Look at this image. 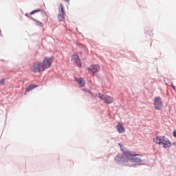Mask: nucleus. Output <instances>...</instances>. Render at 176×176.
<instances>
[{
  "label": "nucleus",
  "instance_id": "5",
  "mask_svg": "<svg viewBox=\"0 0 176 176\" xmlns=\"http://www.w3.org/2000/svg\"><path fill=\"white\" fill-rule=\"evenodd\" d=\"M60 10L58 11V19L59 21H64L65 19V11L64 10V6H63V3H60Z\"/></svg>",
  "mask_w": 176,
  "mask_h": 176
},
{
  "label": "nucleus",
  "instance_id": "11",
  "mask_svg": "<svg viewBox=\"0 0 176 176\" xmlns=\"http://www.w3.org/2000/svg\"><path fill=\"white\" fill-rule=\"evenodd\" d=\"M75 80H76V82H78V83L80 87H85V85H86V82L85 81V79H83V78H82V77L76 78Z\"/></svg>",
  "mask_w": 176,
  "mask_h": 176
},
{
  "label": "nucleus",
  "instance_id": "10",
  "mask_svg": "<svg viewBox=\"0 0 176 176\" xmlns=\"http://www.w3.org/2000/svg\"><path fill=\"white\" fill-rule=\"evenodd\" d=\"M116 129L120 133H124V131H126L124 126H123V123L122 122H118L116 126Z\"/></svg>",
  "mask_w": 176,
  "mask_h": 176
},
{
  "label": "nucleus",
  "instance_id": "18",
  "mask_svg": "<svg viewBox=\"0 0 176 176\" xmlns=\"http://www.w3.org/2000/svg\"><path fill=\"white\" fill-rule=\"evenodd\" d=\"M65 2H69V0H63Z\"/></svg>",
  "mask_w": 176,
  "mask_h": 176
},
{
  "label": "nucleus",
  "instance_id": "2",
  "mask_svg": "<svg viewBox=\"0 0 176 176\" xmlns=\"http://www.w3.org/2000/svg\"><path fill=\"white\" fill-rule=\"evenodd\" d=\"M153 141L157 145H161L164 148V149L171 148V146H173V143H171L170 139L164 135L157 136L154 138Z\"/></svg>",
  "mask_w": 176,
  "mask_h": 176
},
{
  "label": "nucleus",
  "instance_id": "14",
  "mask_svg": "<svg viewBox=\"0 0 176 176\" xmlns=\"http://www.w3.org/2000/svg\"><path fill=\"white\" fill-rule=\"evenodd\" d=\"M5 85V80H0V86H3Z\"/></svg>",
  "mask_w": 176,
  "mask_h": 176
},
{
  "label": "nucleus",
  "instance_id": "4",
  "mask_svg": "<svg viewBox=\"0 0 176 176\" xmlns=\"http://www.w3.org/2000/svg\"><path fill=\"white\" fill-rule=\"evenodd\" d=\"M98 98H100V100L104 101L105 104H112V102H113V98L102 94L101 93L98 94Z\"/></svg>",
  "mask_w": 176,
  "mask_h": 176
},
{
  "label": "nucleus",
  "instance_id": "15",
  "mask_svg": "<svg viewBox=\"0 0 176 176\" xmlns=\"http://www.w3.org/2000/svg\"><path fill=\"white\" fill-rule=\"evenodd\" d=\"M173 137L176 138V130L173 131Z\"/></svg>",
  "mask_w": 176,
  "mask_h": 176
},
{
  "label": "nucleus",
  "instance_id": "17",
  "mask_svg": "<svg viewBox=\"0 0 176 176\" xmlns=\"http://www.w3.org/2000/svg\"><path fill=\"white\" fill-rule=\"evenodd\" d=\"M87 92L89 93V94H91V91L89 90H87Z\"/></svg>",
  "mask_w": 176,
  "mask_h": 176
},
{
  "label": "nucleus",
  "instance_id": "19",
  "mask_svg": "<svg viewBox=\"0 0 176 176\" xmlns=\"http://www.w3.org/2000/svg\"><path fill=\"white\" fill-rule=\"evenodd\" d=\"M173 145H175H175H176V142H173Z\"/></svg>",
  "mask_w": 176,
  "mask_h": 176
},
{
  "label": "nucleus",
  "instance_id": "6",
  "mask_svg": "<svg viewBox=\"0 0 176 176\" xmlns=\"http://www.w3.org/2000/svg\"><path fill=\"white\" fill-rule=\"evenodd\" d=\"M154 107L155 109L160 111L163 108V102H162V98L160 96L155 98Z\"/></svg>",
  "mask_w": 176,
  "mask_h": 176
},
{
  "label": "nucleus",
  "instance_id": "7",
  "mask_svg": "<svg viewBox=\"0 0 176 176\" xmlns=\"http://www.w3.org/2000/svg\"><path fill=\"white\" fill-rule=\"evenodd\" d=\"M100 65H92L89 67L87 68V70L89 72H91L93 76L97 74V72H100Z\"/></svg>",
  "mask_w": 176,
  "mask_h": 176
},
{
  "label": "nucleus",
  "instance_id": "3",
  "mask_svg": "<svg viewBox=\"0 0 176 176\" xmlns=\"http://www.w3.org/2000/svg\"><path fill=\"white\" fill-rule=\"evenodd\" d=\"M131 155V151H123V155H117L115 158V161L117 163H127V162H130Z\"/></svg>",
  "mask_w": 176,
  "mask_h": 176
},
{
  "label": "nucleus",
  "instance_id": "20",
  "mask_svg": "<svg viewBox=\"0 0 176 176\" xmlns=\"http://www.w3.org/2000/svg\"><path fill=\"white\" fill-rule=\"evenodd\" d=\"M0 34H1V30H0Z\"/></svg>",
  "mask_w": 176,
  "mask_h": 176
},
{
  "label": "nucleus",
  "instance_id": "9",
  "mask_svg": "<svg viewBox=\"0 0 176 176\" xmlns=\"http://www.w3.org/2000/svg\"><path fill=\"white\" fill-rule=\"evenodd\" d=\"M72 61H73V63L76 64L78 65V67L82 66V63H80V59H79V56L76 54H74L72 56Z\"/></svg>",
  "mask_w": 176,
  "mask_h": 176
},
{
  "label": "nucleus",
  "instance_id": "8",
  "mask_svg": "<svg viewBox=\"0 0 176 176\" xmlns=\"http://www.w3.org/2000/svg\"><path fill=\"white\" fill-rule=\"evenodd\" d=\"M129 162H132V163H141L142 162V159L141 158V155H138V154H134L131 153Z\"/></svg>",
  "mask_w": 176,
  "mask_h": 176
},
{
  "label": "nucleus",
  "instance_id": "13",
  "mask_svg": "<svg viewBox=\"0 0 176 176\" xmlns=\"http://www.w3.org/2000/svg\"><path fill=\"white\" fill-rule=\"evenodd\" d=\"M38 12H39V10H34V11H32L30 12V15H32V14H35V13H38Z\"/></svg>",
  "mask_w": 176,
  "mask_h": 176
},
{
  "label": "nucleus",
  "instance_id": "1",
  "mask_svg": "<svg viewBox=\"0 0 176 176\" xmlns=\"http://www.w3.org/2000/svg\"><path fill=\"white\" fill-rule=\"evenodd\" d=\"M53 57H45L43 62L36 61L31 65L30 69L34 74H39V72H43L48 69L50 67H52L54 61Z\"/></svg>",
  "mask_w": 176,
  "mask_h": 176
},
{
  "label": "nucleus",
  "instance_id": "12",
  "mask_svg": "<svg viewBox=\"0 0 176 176\" xmlns=\"http://www.w3.org/2000/svg\"><path fill=\"white\" fill-rule=\"evenodd\" d=\"M38 87V85H31L26 87L25 89V93H28L29 91H31V90H34V89Z\"/></svg>",
  "mask_w": 176,
  "mask_h": 176
},
{
  "label": "nucleus",
  "instance_id": "16",
  "mask_svg": "<svg viewBox=\"0 0 176 176\" xmlns=\"http://www.w3.org/2000/svg\"><path fill=\"white\" fill-rule=\"evenodd\" d=\"M171 87H173V89H174V90H175V87L174 86V85H171Z\"/></svg>",
  "mask_w": 176,
  "mask_h": 176
}]
</instances>
